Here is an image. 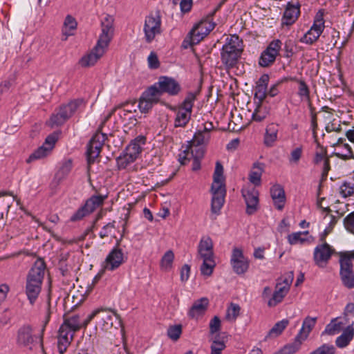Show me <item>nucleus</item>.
Segmentation results:
<instances>
[{
	"label": "nucleus",
	"mask_w": 354,
	"mask_h": 354,
	"mask_svg": "<svg viewBox=\"0 0 354 354\" xmlns=\"http://www.w3.org/2000/svg\"><path fill=\"white\" fill-rule=\"evenodd\" d=\"M221 329V320L218 317L214 316L209 322V333L215 334Z\"/></svg>",
	"instance_id": "nucleus-59"
},
{
	"label": "nucleus",
	"mask_w": 354,
	"mask_h": 354,
	"mask_svg": "<svg viewBox=\"0 0 354 354\" xmlns=\"http://www.w3.org/2000/svg\"><path fill=\"white\" fill-rule=\"evenodd\" d=\"M282 42L279 39H274L264 50L259 57V64L263 67H268L272 64L281 48Z\"/></svg>",
	"instance_id": "nucleus-11"
},
{
	"label": "nucleus",
	"mask_w": 354,
	"mask_h": 354,
	"mask_svg": "<svg viewBox=\"0 0 354 354\" xmlns=\"http://www.w3.org/2000/svg\"><path fill=\"white\" fill-rule=\"evenodd\" d=\"M213 248L212 239L209 236H203L198 245L197 258L200 259L214 258Z\"/></svg>",
	"instance_id": "nucleus-26"
},
{
	"label": "nucleus",
	"mask_w": 354,
	"mask_h": 354,
	"mask_svg": "<svg viewBox=\"0 0 354 354\" xmlns=\"http://www.w3.org/2000/svg\"><path fill=\"white\" fill-rule=\"evenodd\" d=\"M83 104V99H75L67 104L61 105L50 116L48 125L51 127L62 125Z\"/></svg>",
	"instance_id": "nucleus-5"
},
{
	"label": "nucleus",
	"mask_w": 354,
	"mask_h": 354,
	"mask_svg": "<svg viewBox=\"0 0 354 354\" xmlns=\"http://www.w3.org/2000/svg\"><path fill=\"white\" fill-rule=\"evenodd\" d=\"M156 84L158 85L162 94L165 93L174 96L178 95L181 91L180 84L172 77L161 76Z\"/></svg>",
	"instance_id": "nucleus-22"
},
{
	"label": "nucleus",
	"mask_w": 354,
	"mask_h": 354,
	"mask_svg": "<svg viewBox=\"0 0 354 354\" xmlns=\"http://www.w3.org/2000/svg\"><path fill=\"white\" fill-rule=\"evenodd\" d=\"M144 32L147 42L151 43L157 35L161 32V19L158 15L146 17Z\"/></svg>",
	"instance_id": "nucleus-15"
},
{
	"label": "nucleus",
	"mask_w": 354,
	"mask_h": 354,
	"mask_svg": "<svg viewBox=\"0 0 354 354\" xmlns=\"http://www.w3.org/2000/svg\"><path fill=\"white\" fill-rule=\"evenodd\" d=\"M91 213L85 205L80 207L71 217V221L75 222L82 220L83 218Z\"/></svg>",
	"instance_id": "nucleus-48"
},
{
	"label": "nucleus",
	"mask_w": 354,
	"mask_h": 354,
	"mask_svg": "<svg viewBox=\"0 0 354 354\" xmlns=\"http://www.w3.org/2000/svg\"><path fill=\"white\" fill-rule=\"evenodd\" d=\"M303 342L301 339L297 338L296 335L292 343L284 346L280 351L274 354H294L299 351Z\"/></svg>",
	"instance_id": "nucleus-40"
},
{
	"label": "nucleus",
	"mask_w": 354,
	"mask_h": 354,
	"mask_svg": "<svg viewBox=\"0 0 354 354\" xmlns=\"http://www.w3.org/2000/svg\"><path fill=\"white\" fill-rule=\"evenodd\" d=\"M211 354H221L222 351L225 348V344L223 341H221L218 337L216 336L215 339L213 340L211 344Z\"/></svg>",
	"instance_id": "nucleus-51"
},
{
	"label": "nucleus",
	"mask_w": 354,
	"mask_h": 354,
	"mask_svg": "<svg viewBox=\"0 0 354 354\" xmlns=\"http://www.w3.org/2000/svg\"><path fill=\"white\" fill-rule=\"evenodd\" d=\"M96 317L97 319V325L102 330H108L113 326V318L118 319V315L109 308H97L93 310L84 320H82L84 328L87 326L89 322Z\"/></svg>",
	"instance_id": "nucleus-8"
},
{
	"label": "nucleus",
	"mask_w": 354,
	"mask_h": 354,
	"mask_svg": "<svg viewBox=\"0 0 354 354\" xmlns=\"http://www.w3.org/2000/svg\"><path fill=\"white\" fill-rule=\"evenodd\" d=\"M230 264L237 274H245L249 268V260L244 256L243 250L238 248L232 250Z\"/></svg>",
	"instance_id": "nucleus-17"
},
{
	"label": "nucleus",
	"mask_w": 354,
	"mask_h": 354,
	"mask_svg": "<svg viewBox=\"0 0 354 354\" xmlns=\"http://www.w3.org/2000/svg\"><path fill=\"white\" fill-rule=\"evenodd\" d=\"M334 252L335 250L327 243L317 245L313 252L315 263L319 268H325Z\"/></svg>",
	"instance_id": "nucleus-14"
},
{
	"label": "nucleus",
	"mask_w": 354,
	"mask_h": 354,
	"mask_svg": "<svg viewBox=\"0 0 354 354\" xmlns=\"http://www.w3.org/2000/svg\"><path fill=\"white\" fill-rule=\"evenodd\" d=\"M242 196L246 204V213L248 215L254 214L259 207V192L252 185H247L241 189Z\"/></svg>",
	"instance_id": "nucleus-13"
},
{
	"label": "nucleus",
	"mask_w": 354,
	"mask_h": 354,
	"mask_svg": "<svg viewBox=\"0 0 354 354\" xmlns=\"http://www.w3.org/2000/svg\"><path fill=\"white\" fill-rule=\"evenodd\" d=\"M115 221H113L105 225L99 233L101 239L109 236L111 233V230L115 228Z\"/></svg>",
	"instance_id": "nucleus-58"
},
{
	"label": "nucleus",
	"mask_w": 354,
	"mask_h": 354,
	"mask_svg": "<svg viewBox=\"0 0 354 354\" xmlns=\"http://www.w3.org/2000/svg\"><path fill=\"white\" fill-rule=\"evenodd\" d=\"M161 95V91L157 88L156 84L148 88L143 92L139 100L138 107L140 111L147 113L160 101Z\"/></svg>",
	"instance_id": "nucleus-9"
},
{
	"label": "nucleus",
	"mask_w": 354,
	"mask_h": 354,
	"mask_svg": "<svg viewBox=\"0 0 354 354\" xmlns=\"http://www.w3.org/2000/svg\"><path fill=\"white\" fill-rule=\"evenodd\" d=\"M106 138V134L97 132L89 141L86 153L88 165L93 164L99 156Z\"/></svg>",
	"instance_id": "nucleus-10"
},
{
	"label": "nucleus",
	"mask_w": 354,
	"mask_h": 354,
	"mask_svg": "<svg viewBox=\"0 0 354 354\" xmlns=\"http://www.w3.org/2000/svg\"><path fill=\"white\" fill-rule=\"evenodd\" d=\"M174 259V252L168 250L165 252L161 259V266L165 268H170Z\"/></svg>",
	"instance_id": "nucleus-57"
},
{
	"label": "nucleus",
	"mask_w": 354,
	"mask_h": 354,
	"mask_svg": "<svg viewBox=\"0 0 354 354\" xmlns=\"http://www.w3.org/2000/svg\"><path fill=\"white\" fill-rule=\"evenodd\" d=\"M279 126L277 124L271 123L267 126L264 135L263 142L266 147H272L277 140Z\"/></svg>",
	"instance_id": "nucleus-32"
},
{
	"label": "nucleus",
	"mask_w": 354,
	"mask_h": 354,
	"mask_svg": "<svg viewBox=\"0 0 354 354\" xmlns=\"http://www.w3.org/2000/svg\"><path fill=\"white\" fill-rule=\"evenodd\" d=\"M192 6V0H180V7L183 12H189Z\"/></svg>",
	"instance_id": "nucleus-64"
},
{
	"label": "nucleus",
	"mask_w": 354,
	"mask_h": 354,
	"mask_svg": "<svg viewBox=\"0 0 354 354\" xmlns=\"http://www.w3.org/2000/svg\"><path fill=\"white\" fill-rule=\"evenodd\" d=\"M198 92H189L183 102L176 110L174 120L175 127H185L190 120L194 102L196 99Z\"/></svg>",
	"instance_id": "nucleus-7"
},
{
	"label": "nucleus",
	"mask_w": 354,
	"mask_h": 354,
	"mask_svg": "<svg viewBox=\"0 0 354 354\" xmlns=\"http://www.w3.org/2000/svg\"><path fill=\"white\" fill-rule=\"evenodd\" d=\"M215 27V24L207 19L201 20L196 24L189 32V35L194 36V43H199Z\"/></svg>",
	"instance_id": "nucleus-20"
},
{
	"label": "nucleus",
	"mask_w": 354,
	"mask_h": 354,
	"mask_svg": "<svg viewBox=\"0 0 354 354\" xmlns=\"http://www.w3.org/2000/svg\"><path fill=\"white\" fill-rule=\"evenodd\" d=\"M324 29V21L322 14L317 13L314 23L310 30L299 39L300 42L306 44H313L316 41Z\"/></svg>",
	"instance_id": "nucleus-12"
},
{
	"label": "nucleus",
	"mask_w": 354,
	"mask_h": 354,
	"mask_svg": "<svg viewBox=\"0 0 354 354\" xmlns=\"http://www.w3.org/2000/svg\"><path fill=\"white\" fill-rule=\"evenodd\" d=\"M287 285L285 287H279L276 286V290L273 292L272 297L268 301L269 307H274L281 303L285 296L288 294Z\"/></svg>",
	"instance_id": "nucleus-37"
},
{
	"label": "nucleus",
	"mask_w": 354,
	"mask_h": 354,
	"mask_svg": "<svg viewBox=\"0 0 354 354\" xmlns=\"http://www.w3.org/2000/svg\"><path fill=\"white\" fill-rule=\"evenodd\" d=\"M57 139L58 136L56 133H52L47 136L43 145L32 153L26 160V162L30 163L34 160L41 159L48 156Z\"/></svg>",
	"instance_id": "nucleus-16"
},
{
	"label": "nucleus",
	"mask_w": 354,
	"mask_h": 354,
	"mask_svg": "<svg viewBox=\"0 0 354 354\" xmlns=\"http://www.w3.org/2000/svg\"><path fill=\"white\" fill-rule=\"evenodd\" d=\"M211 190L213 195L211 203V211L214 214H219L225 202V187L212 184Z\"/></svg>",
	"instance_id": "nucleus-19"
},
{
	"label": "nucleus",
	"mask_w": 354,
	"mask_h": 354,
	"mask_svg": "<svg viewBox=\"0 0 354 354\" xmlns=\"http://www.w3.org/2000/svg\"><path fill=\"white\" fill-rule=\"evenodd\" d=\"M241 308L238 304L232 303L227 308L225 318L229 321H235L239 315Z\"/></svg>",
	"instance_id": "nucleus-47"
},
{
	"label": "nucleus",
	"mask_w": 354,
	"mask_h": 354,
	"mask_svg": "<svg viewBox=\"0 0 354 354\" xmlns=\"http://www.w3.org/2000/svg\"><path fill=\"white\" fill-rule=\"evenodd\" d=\"M148 64L150 68L156 69L160 66V62L157 55L154 52H151L148 57Z\"/></svg>",
	"instance_id": "nucleus-60"
},
{
	"label": "nucleus",
	"mask_w": 354,
	"mask_h": 354,
	"mask_svg": "<svg viewBox=\"0 0 354 354\" xmlns=\"http://www.w3.org/2000/svg\"><path fill=\"white\" fill-rule=\"evenodd\" d=\"M182 333L181 325H174L170 326L167 330V335L172 340L176 341L179 339Z\"/></svg>",
	"instance_id": "nucleus-52"
},
{
	"label": "nucleus",
	"mask_w": 354,
	"mask_h": 354,
	"mask_svg": "<svg viewBox=\"0 0 354 354\" xmlns=\"http://www.w3.org/2000/svg\"><path fill=\"white\" fill-rule=\"evenodd\" d=\"M340 271L339 274L343 284L346 288H354V272L352 260H354V250L339 252Z\"/></svg>",
	"instance_id": "nucleus-6"
},
{
	"label": "nucleus",
	"mask_w": 354,
	"mask_h": 354,
	"mask_svg": "<svg viewBox=\"0 0 354 354\" xmlns=\"http://www.w3.org/2000/svg\"><path fill=\"white\" fill-rule=\"evenodd\" d=\"M242 41L236 35L227 37L226 43L221 52V59L225 68H233L237 64L242 54Z\"/></svg>",
	"instance_id": "nucleus-3"
},
{
	"label": "nucleus",
	"mask_w": 354,
	"mask_h": 354,
	"mask_svg": "<svg viewBox=\"0 0 354 354\" xmlns=\"http://www.w3.org/2000/svg\"><path fill=\"white\" fill-rule=\"evenodd\" d=\"M77 28V22L74 17L71 15H67L65 18L63 28H62V40H67L69 36L73 35V31Z\"/></svg>",
	"instance_id": "nucleus-36"
},
{
	"label": "nucleus",
	"mask_w": 354,
	"mask_h": 354,
	"mask_svg": "<svg viewBox=\"0 0 354 354\" xmlns=\"http://www.w3.org/2000/svg\"><path fill=\"white\" fill-rule=\"evenodd\" d=\"M203 263L201 266L200 270L203 275L209 277L210 276L216 266V263L214 258L211 259H202Z\"/></svg>",
	"instance_id": "nucleus-42"
},
{
	"label": "nucleus",
	"mask_w": 354,
	"mask_h": 354,
	"mask_svg": "<svg viewBox=\"0 0 354 354\" xmlns=\"http://www.w3.org/2000/svg\"><path fill=\"white\" fill-rule=\"evenodd\" d=\"M37 337L32 335V328L29 325L21 326L17 331V344L20 346L32 350L37 343Z\"/></svg>",
	"instance_id": "nucleus-21"
},
{
	"label": "nucleus",
	"mask_w": 354,
	"mask_h": 354,
	"mask_svg": "<svg viewBox=\"0 0 354 354\" xmlns=\"http://www.w3.org/2000/svg\"><path fill=\"white\" fill-rule=\"evenodd\" d=\"M267 95V87L257 84L254 88V97L255 98H257L259 100L260 104L262 103V102L266 99Z\"/></svg>",
	"instance_id": "nucleus-53"
},
{
	"label": "nucleus",
	"mask_w": 354,
	"mask_h": 354,
	"mask_svg": "<svg viewBox=\"0 0 354 354\" xmlns=\"http://www.w3.org/2000/svg\"><path fill=\"white\" fill-rule=\"evenodd\" d=\"M108 198L107 194L93 195L87 199L84 203L91 213H93L97 207L102 206L104 201Z\"/></svg>",
	"instance_id": "nucleus-38"
},
{
	"label": "nucleus",
	"mask_w": 354,
	"mask_h": 354,
	"mask_svg": "<svg viewBox=\"0 0 354 354\" xmlns=\"http://www.w3.org/2000/svg\"><path fill=\"white\" fill-rule=\"evenodd\" d=\"M113 18L111 15L105 16L101 21L102 32L97 44L106 49L113 36Z\"/></svg>",
	"instance_id": "nucleus-18"
},
{
	"label": "nucleus",
	"mask_w": 354,
	"mask_h": 354,
	"mask_svg": "<svg viewBox=\"0 0 354 354\" xmlns=\"http://www.w3.org/2000/svg\"><path fill=\"white\" fill-rule=\"evenodd\" d=\"M146 142V138L139 136L132 140L126 147L125 151L116 158L118 169H124L133 162L142 151V145Z\"/></svg>",
	"instance_id": "nucleus-4"
},
{
	"label": "nucleus",
	"mask_w": 354,
	"mask_h": 354,
	"mask_svg": "<svg viewBox=\"0 0 354 354\" xmlns=\"http://www.w3.org/2000/svg\"><path fill=\"white\" fill-rule=\"evenodd\" d=\"M343 328V323L341 322H338L337 319H333L328 325H326V328L323 333H326L330 335H335L339 333Z\"/></svg>",
	"instance_id": "nucleus-45"
},
{
	"label": "nucleus",
	"mask_w": 354,
	"mask_h": 354,
	"mask_svg": "<svg viewBox=\"0 0 354 354\" xmlns=\"http://www.w3.org/2000/svg\"><path fill=\"white\" fill-rule=\"evenodd\" d=\"M290 80L298 83L297 95L301 100L306 101L310 104V88L306 82L302 79H298L296 77H289L284 79V81Z\"/></svg>",
	"instance_id": "nucleus-30"
},
{
	"label": "nucleus",
	"mask_w": 354,
	"mask_h": 354,
	"mask_svg": "<svg viewBox=\"0 0 354 354\" xmlns=\"http://www.w3.org/2000/svg\"><path fill=\"white\" fill-rule=\"evenodd\" d=\"M270 195L275 207L281 210L286 202V195L283 188L278 184L273 185L270 189Z\"/></svg>",
	"instance_id": "nucleus-29"
},
{
	"label": "nucleus",
	"mask_w": 354,
	"mask_h": 354,
	"mask_svg": "<svg viewBox=\"0 0 354 354\" xmlns=\"http://www.w3.org/2000/svg\"><path fill=\"white\" fill-rule=\"evenodd\" d=\"M264 170V164L260 162H254L252 170L249 174V180L254 186L261 185V176Z\"/></svg>",
	"instance_id": "nucleus-33"
},
{
	"label": "nucleus",
	"mask_w": 354,
	"mask_h": 354,
	"mask_svg": "<svg viewBox=\"0 0 354 354\" xmlns=\"http://www.w3.org/2000/svg\"><path fill=\"white\" fill-rule=\"evenodd\" d=\"M316 321V317H306L303 322L301 328L300 329L299 333L297 335V338H300L303 341L306 339L309 333L311 332L312 329L315 326Z\"/></svg>",
	"instance_id": "nucleus-35"
},
{
	"label": "nucleus",
	"mask_w": 354,
	"mask_h": 354,
	"mask_svg": "<svg viewBox=\"0 0 354 354\" xmlns=\"http://www.w3.org/2000/svg\"><path fill=\"white\" fill-rule=\"evenodd\" d=\"M268 112L261 105H259L252 114V120L256 122L263 121L267 116Z\"/></svg>",
	"instance_id": "nucleus-56"
},
{
	"label": "nucleus",
	"mask_w": 354,
	"mask_h": 354,
	"mask_svg": "<svg viewBox=\"0 0 354 354\" xmlns=\"http://www.w3.org/2000/svg\"><path fill=\"white\" fill-rule=\"evenodd\" d=\"M343 223L346 230L354 234V211L344 218Z\"/></svg>",
	"instance_id": "nucleus-55"
},
{
	"label": "nucleus",
	"mask_w": 354,
	"mask_h": 354,
	"mask_svg": "<svg viewBox=\"0 0 354 354\" xmlns=\"http://www.w3.org/2000/svg\"><path fill=\"white\" fill-rule=\"evenodd\" d=\"M214 182L212 184L220 185L221 186H225L223 181V167L221 162H216L215 170L214 173Z\"/></svg>",
	"instance_id": "nucleus-46"
},
{
	"label": "nucleus",
	"mask_w": 354,
	"mask_h": 354,
	"mask_svg": "<svg viewBox=\"0 0 354 354\" xmlns=\"http://www.w3.org/2000/svg\"><path fill=\"white\" fill-rule=\"evenodd\" d=\"M354 336V329L352 326H348L342 334L339 336L335 341L336 345L339 348L346 347L353 339Z\"/></svg>",
	"instance_id": "nucleus-39"
},
{
	"label": "nucleus",
	"mask_w": 354,
	"mask_h": 354,
	"mask_svg": "<svg viewBox=\"0 0 354 354\" xmlns=\"http://www.w3.org/2000/svg\"><path fill=\"white\" fill-rule=\"evenodd\" d=\"M209 139V135L204 133L201 129H198L194 134V138L192 140V144L189 146L193 147L194 151L198 150L200 148L197 149L198 146L204 144L207 142Z\"/></svg>",
	"instance_id": "nucleus-41"
},
{
	"label": "nucleus",
	"mask_w": 354,
	"mask_h": 354,
	"mask_svg": "<svg viewBox=\"0 0 354 354\" xmlns=\"http://www.w3.org/2000/svg\"><path fill=\"white\" fill-rule=\"evenodd\" d=\"M124 262V254L121 249L114 248L107 255L105 259L104 268L113 271L119 268Z\"/></svg>",
	"instance_id": "nucleus-25"
},
{
	"label": "nucleus",
	"mask_w": 354,
	"mask_h": 354,
	"mask_svg": "<svg viewBox=\"0 0 354 354\" xmlns=\"http://www.w3.org/2000/svg\"><path fill=\"white\" fill-rule=\"evenodd\" d=\"M326 131L328 133L332 131L339 132L342 129L340 124L337 123L335 120H333L331 122H329L325 127Z\"/></svg>",
	"instance_id": "nucleus-61"
},
{
	"label": "nucleus",
	"mask_w": 354,
	"mask_h": 354,
	"mask_svg": "<svg viewBox=\"0 0 354 354\" xmlns=\"http://www.w3.org/2000/svg\"><path fill=\"white\" fill-rule=\"evenodd\" d=\"M335 348L333 345L324 344L310 354H335Z\"/></svg>",
	"instance_id": "nucleus-54"
},
{
	"label": "nucleus",
	"mask_w": 354,
	"mask_h": 354,
	"mask_svg": "<svg viewBox=\"0 0 354 354\" xmlns=\"http://www.w3.org/2000/svg\"><path fill=\"white\" fill-rule=\"evenodd\" d=\"M84 323L78 315H73L64 319L57 335V348L60 354H64L71 345L75 333L82 328Z\"/></svg>",
	"instance_id": "nucleus-2"
},
{
	"label": "nucleus",
	"mask_w": 354,
	"mask_h": 354,
	"mask_svg": "<svg viewBox=\"0 0 354 354\" xmlns=\"http://www.w3.org/2000/svg\"><path fill=\"white\" fill-rule=\"evenodd\" d=\"M190 274V267L187 264H185L180 270V280L185 282L188 280Z\"/></svg>",
	"instance_id": "nucleus-62"
},
{
	"label": "nucleus",
	"mask_w": 354,
	"mask_h": 354,
	"mask_svg": "<svg viewBox=\"0 0 354 354\" xmlns=\"http://www.w3.org/2000/svg\"><path fill=\"white\" fill-rule=\"evenodd\" d=\"M10 290V287L6 283L0 285V300L3 302L6 300L7 295Z\"/></svg>",
	"instance_id": "nucleus-63"
},
{
	"label": "nucleus",
	"mask_w": 354,
	"mask_h": 354,
	"mask_svg": "<svg viewBox=\"0 0 354 354\" xmlns=\"http://www.w3.org/2000/svg\"><path fill=\"white\" fill-rule=\"evenodd\" d=\"M303 154V147L301 146L292 149L290 152V157L288 158L290 164L297 165Z\"/></svg>",
	"instance_id": "nucleus-49"
},
{
	"label": "nucleus",
	"mask_w": 354,
	"mask_h": 354,
	"mask_svg": "<svg viewBox=\"0 0 354 354\" xmlns=\"http://www.w3.org/2000/svg\"><path fill=\"white\" fill-rule=\"evenodd\" d=\"M308 233V231L292 233L288 236V241L290 245L303 244L308 241L305 236Z\"/></svg>",
	"instance_id": "nucleus-43"
},
{
	"label": "nucleus",
	"mask_w": 354,
	"mask_h": 354,
	"mask_svg": "<svg viewBox=\"0 0 354 354\" xmlns=\"http://www.w3.org/2000/svg\"><path fill=\"white\" fill-rule=\"evenodd\" d=\"M288 324V321L287 319H283L280 322H277L274 326L270 330L268 335L266 337H276L281 334L283 330L286 328Z\"/></svg>",
	"instance_id": "nucleus-44"
},
{
	"label": "nucleus",
	"mask_w": 354,
	"mask_h": 354,
	"mask_svg": "<svg viewBox=\"0 0 354 354\" xmlns=\"http://www.w3.org/2000/svg\"><path fill=\"white\" fill-rule=\"evenodd\" d=\"M301 5L297 0L287 3L282 18V24L290 26L293 24L300 15Z\"/></svg>",
	"instance_id": "nucleus-23"
},
{
	"label": "nucleus",
	"mask_w": 354,
	"mask_h": 354,
	"mask_svg": "<svg viewBox=\"0 0 354 354\" xmlns=\"http://www.w3.org/2000/svg\"><path fill=\"white\" fill-rule=\"evenodd\" d=\"M332 155L342 160H346L354 159V153L348 144H343L339 147H335Z\"/></svg>",
	"instance_id": "nucleus-34"
},
{
	"label": "nucleus",
	"mask_w": 354,
	"mask_h": 354,
	"mask_svg": "<svg viewBox=\"0 0 354 354\" xmlns=\"http://www.w3.org/2000/svg\"><path fill=\"white\" fill-rule=\"evenodd\" d=\"M45 270L46 263L44 261L38 259L27 274L26 295L31 305L35 304L41 292Z\"/></svg>",
	"instance_id": "nucleus-1"
},
{
	"label": "nucleus",
	"mask_w": 354,
	"mask_h": 354,
	"mask_svg": "<svg viewBox=\"0 0 354 354\" xmlns=\"http://www.w3.org/2000/svg\"><path fill=\"white\" fill-rule=\"evenodd\" d=\"M72 168L73 161L71 159H66L62 161L54 178V180L56 181L57 184H59L68 176Z\"/></svg>",
	"instance_id": "nucleus-31"
},
{
	"label": "nucleus",
	"mask_w": 354,
	"mask_h": 354,
	"mask_svg": "<svg viewBox=\"0 0 354 354\" xmlns=\"http://www.w3.org/2000/svg\"><path fill=\"white\" fill-rule=\"evenodd\" d=\"M339 192L344 198L352 196L354 194V183L344 182L339 187Z\"/></svg>",
	"instance_id": "nucleus-50"
},
{
	"label": "nucleus",
	"mask_w": 354,
	"mask_h": 354,
	"mask_svg": "<svg viewBox=\"0 0 354 354\" xmlns=\"http://www.w3.org/2000/svg\"><path fill=\"white\" fill-rule=\"evenodd\" d=\"M208 305L209 300L206 297H202L195 301L188 312V316L192 319H198L205 313Z\"/></svg>",
	"instance_id": "nucleus-27"
},
{
	"label": "nucleus",
	"mask_w": 354,
	"mask_h": 354,
	"mask_svg": "<svg viewBox=\"0 0 354 354\" xmlns=\"http://www.w3.org/2000/svg\"><path fill=\"white\" fill-rule=\"evenodd\" d=\"M106 48L100 46V44H96L93 50L88 53V54L83 56L79 64L82 67H91L95 65L97 62L103 56L104 53L106 52Z\"/></svg>",
	"instance_id": "nucleus-24"
},
{
	"label": "nucleus",
	"mask_w": 354,
	"mask_h": 354,
	"mask_svg": "<svg viewBox=\"0 0 354 354\" xmlns=\"http://www.w3.org/2000/svg\"><path fill=\"white\" fill-rule=\"evenodd\" d=\"M185 155L182 156L180 155V161L181 164H185V160L189 159V154L192 157L194 158L193 164H192V169L194 171H197L201 168V163L199 159L203 156V151L202 149H199L196 151L194 150L193 147H190L187 150L184 151Z\"/></svg>",
	"instance_id": "nucleus-28"
}]
</instances>
